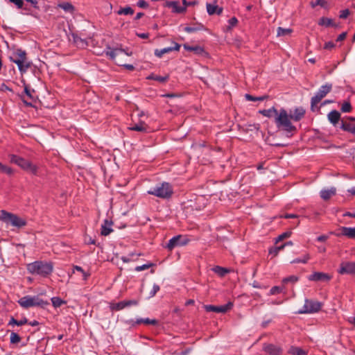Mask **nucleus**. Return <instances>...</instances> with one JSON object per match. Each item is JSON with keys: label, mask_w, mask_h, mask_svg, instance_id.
I'll list each match as a JSON object with an SVG mask.
<instances>
[{"label": "nucleus", "mask_w": 355, "mask_h": 355, "mask_svg": "<svg viewBox=\"0 0 355 355\" xmlns=\"http://www.w3.org/2000/svg\"><path fill=\"white\" fill-rule=\"evenodd\" d=\"M332 279V275L322 272H314L312 273V281L322 284L328 283Z\"/></svg>", "instance_id": "nucleus-12"}, {"label": "nucleus", "mask_w": 355, "mask_h": 355, "mask_svg": "<svg viewBox=\"0 0 355 355\" xmlns=\"http://www.w3.org/2000/svg\"><path fill=\"white\" fill-rule=\"evenodd\" d=\"M147 79L148 80H155L160 83H164L168 79V76H155L153 74H151L147 77Z\"/></svg>", "instance_id": "nucleus-37"}, {"label": "nucleus", "mask_w": 355, "mask_h": 355, "mask_svg": "<svg viewBox=\"0 0 355 355\" xmlns=\"http://www.w3.org/2000/svg\"><path fill=\"white\" fill-rule=\"evenodd\" d=\"M189 239L186 236L177 235L172 237L167 243L166 248L168 250H172L178 246H184L188 244Z\"/></svg>", "instance_id": "nucleus-7"}, {"label": "nucleus", "mask_w": 355, "mask_h": 355, "mask_svg": "<svg viewBox=\"0 0 355 355\" xmlns=\"http://www.w3.org/2000/svg\"><path fill=\"white\" fill-rule=\"evenodd\" d=\"M112 222L111 220H105L101 225V234L103 236L109 235L112 231Z\"/></svg>", "instance_id": "nucleus-23"}, {"label": "nucleus", "mask_w": 355, "mask_h": 355, "mask_svg": "<svg viewBox=\"0 0 355 355\" xmlns=\"http://www.w3.org/2000/svg\"><path fill=\"white\" fill-rule=\"evenodd\" d=\"M327 2L326 0H317L315 4L312 3V7H314L315 5H319L321 7L325 8L327 6Z\"/></svg>", "instance_id": "nucleus-57"}, {"label": "nucleus", "mask_w": 355, "mask_h": 355, "mask_svg": "<svg viewBox=\"0 0 355 355\" xmlns=\"http://www.w3.org/2000/svg\"><path fill=\"white\" fill-rule=\"evenodd\" d=\"M237 23H238V19L235 17L230 18L228 20V24H229L228 29H231L232 27L235 26L237 24Z\"/></svg>", "instance_id": "nucleus-51"}, {"label": "nucleus", "mask_w": 355, "mask_h": 355, "mask_svg": "<svg viewBox=\"0 0 355 355\" xmlns=\"http://www.w3.org/2000/svg\"><path fill=\"white\" fill-rule=\"evenodd\" d=\"M335 47V44L332 42H328L324 45V49H331Z\"/></svg>", "instance_id": "nucleus-60"}, {"label": "nucleus", "mask_w": 355, "mask_h": 355, "mask_svg": "<svg viewBox=\"0 0 355 355\" xmlns=\"http://www.w3.org/2000/svg\"><path fill=\"white\" fill-rule=\"evenodd\" d=\"M288 353L291 355H306V352L297 347H291L288 349Z\"/></svg>", "instance_id": "nucleus-32"}, {"label": "nucleus", "mask_w": 355, "mask_h": 355, "mask_svg": "<svg viewBox=\"0 0 355 355\" xmlns=\"http://www.w3.org/2000/svg\"><path fill=\"white\" fill-rule=\"evenodd\" d=\"M0 220L7 225H10L17 229H20L27 224L25 218L6 210H1L0 211Z\"/></svg>", "instance_id": "nucleus-3"}, {"label": "nucleus", "mask_w": 355, "mask_h": 355, "mask_svg": "<svg viewBox=\"0 0 355 355\" xmlns=\"http://www.w3.org/2000/svg\"><path fill=\"white\" fill-rule=\"evenodd\" d=\"M137 35L142 39H147L149 36L148 33H137Z\"/></svg>", "instance_id": "nucleus-61"}, {"label": "nucleus", "mask_w": 355, "mask_h": 355, "mask_svg": "<svg viewBox=\"0 0 355 355\" xmlns=\"http://www.w3.org/2000/svg\"><path fill=\"white\" fill-rule=\"evenodd\" d=\"M9 1L14 3L17 8H21L24 5L22 0H9Z\"/></svg>", "instance_id": "nucleus-53"}, {"label": "nucleus", "mask_w": 355, "mask_h": 355, "mask_svg": "<svg viewBox=\"0 0 355 355\" xmlns=\"http://www.w3.org/2000/svg\"><path fill=\"white\" fill-rule=\"evenodd\" d=\"M173 43L174 44L173 46L166 47L162 49H155L154 52L155 55L158 58H161L164 54L168 53L173 51H178L180 50V45L176 42Z\"/></svg>", "instance_id": "nucleus-17"}, {"label": "nucleus", "mask_w": 355, "mask_h": 355, "mask_svg": "<svg viewBox=\"0 0 355 355\" xmlns=\"http://www.w3.org/2000/svg\"><path fill=\"white\" fill-rule=\"evenodd\" d=\"M340 129L344 131L355 135V118L345 117L341 119Z\"/></svg>", "instance_id": "nucleus-9"}, {"label": "nucleus", "mask_w": 355, "mask_h": 355, "mask_svg": "<svg viewBox=\"0 0 355 355\" xmlns=\"http://www.w3.org/2000/svg\"><path fill=\"white\" fill-rule=\"evenodd\" d=\"M346 36H347V33L346 32L342 33L341 34H340L338 36V37L336 39V41L337 42H341V41L344 40L346 38Z\"/></svg>", "instance_id": "nucleus-59"}, {"label": "nucleus", "mask_w": 355, "mask_h": 355, "mask_svg": "<svg viewBox=\"0 0 355 355\" xmlns=\"http://www.w3.org/2000/svg\"><path fill=\"white\" fill-rule=\"evenodd\" d=\"M153 266L152 263H145L141 266H138L135 268V270L137 272H140L146 269H148L150 267Z\"/></svg>", "instance_id": "nucleus-50"}, {"label": "nucleus", "mask_w": 355, "mask_h": 355, "mask_svg": "<svg viewBox=\"0 0 355 355\" xmlns=\"http://www.w3.org/2000/svg\"><path fill=\"white\" fill-rule=\"evenodd\" d=\"M166 6L171 8L173 13H184L186 12L185 7L180 6L177 1H167Z\"/></svg>", "instance_id": "nucleus-18"}, {"label": "nucleus", "mask_w": 355, "mask_h": 355, "mask_svg": "<svg viewBox=\"0 0 355 355\" xmlns=\"http://www.w3.org/2000/svg\"><path fill=\"white\" fill-rule=\"evenodd\" d=\"M327 118L329 122L335 127L340 125L341 119L340 114L337 110H332L327 114Z\"/></svg>", "instance_id": "nucleus-15"}, {"label": "nucleus", "mask_w": 355, "mask_h": 355, "mask_svg": "<svg viewBox=\"0 0 355 355\" xmlns=\"http://www.w3.org/2000/svg\"><path fill=\"white\" fill-rule=\"evenodd\" d=\"M323 306V303L318 301H313L312 300V313L318 312L322 309Z\"/></svg>", "instance_id": "nucleus-39"}, {"label": "nucleus", "mask_w": 355, "mask_h": 355, "mask_svg": "<svg viewBox=\"0 0 355 355\" xmlns=\"http://www.w3.org/2000/svg\"><path fill=\"white\" fill-rule=\"evenodd\" d=\"M159 290H160L159 286L157 284H154L153 286L152 290L149 293L148 298L150 299V298L153 297Z\"/></svg>", "instance_id": "nucleus-42"}, {"label": "nucleus", "mask_w": 355, "mask_h": 355, "mask_svg": "<svg viewBox=\"0 0 355 355\" xmlns=\"http://www.w3.org/2000/svg\"><path fill=\"white\" fill-rule=\"evenodd\" d=\"M309 259V257H306V258H304V259H295L294 260H293L291 261V263H306L307 261V260Z\"/></svg>", "instance_id": "nucleus-58"}, {"label": "nucleus", "mask_w": 355, "mask_h": 355, "mask_svg": "<svg viewBox=\"0 0 355 355\" xmlns=\"http://www.w3.org/2000/svg\"><path fill=\"white\" fill-rule=\"evenodd\" d=\"M75 270L80 272L81 273L83 272V271H84V270L80 266H73V272H74Z\"/></svg>", "instance_id": "nucleus-62"}, {"label": "nucleus", "mask_w": 355, "mask_h": 355, "mask_svg": "<svg viewBox=\"0 0 355 355\" xmlns=\"http://www.w3.org/2000/svg\"><path fill=\"white\" fill-rule=\"evenodd\" d=\"M245 97L248 101H263L266 98L265 96L254 97L248 94H246L245 95Z\"/></svg>", "instance_id": "nucleus-47"}, {"label": "nucleus", "mask_w": 355, "mask_h": 355, "mask_svg": "<svg viewBox=\"0 0 355 355\" xmlns=\"http://www.w3.org/2000/svg\"><path fill=\"white\" fill-rule=\"evenodd\" d=\"M73 42L76 44V45L80 48H85L87 46V42L86 40L81 38L78 36L76 34H72Z\"/></svg>", "instance_id": "nucleus-27"}, {"label": "nucleus", "mask_w": 355, "mask_h": 355, "mask_svg": "<svg viewBox=\"0 0 355 355\" xmlns=\"http://www.w3.org/2000/svg\"><path fill=\"white\" fill-rule=\"evenodd\" d=\"M212 270L215 273L218 275L220 277L225 276L229 272V270L227 268L218 266H215L214 268H213Z\"/></svg>", "instance_id": "nucleus-35"}, {"label": "nucleus", "mask_w": 355, "mask_h": 355, "mask_svg": "<svg viewBox=\"0 0 355 355\" xmlns=\"http://www.w3.org/2000/svg\"><path fill=\"white\" fill-rule=\"evenodd\" d=\"M331 84H325L320 87L315 96L312 97V107L319 103L331 89Z\"/></svg>", "instance_id": "nucleus-8"}, {"label": "nucleus", "mask_w": 355, "mask_h": 355, "mask_svg": "<svg viewBox=\"0 0 355 355\" xmlns=\"http://www.w3.org/2000/svg\"><path fill=\"white\" fill-rule=\"evenodd\" d=\"M206 8L207 12L209 15H213L215 14L220 15L223 12V8L219 7L217 5L216 1H214L213 3H207Z\"/></svg>", "instance_id": "nucleus-14"}, {"label": "nucleus", "mask_w": 355, "mask_h": 355, "mask_svg": "<svg viewBox=\"0 0 355 355\" xmlns=\"http://www.w3.org/2000/svg\"><path fill=\"white\" fill-rule=\"evenodd\" d=\"M304 114L305 110L302 107L290 110L289 112L284 108H281L274 119V121L278 130L284 132L287 137H290L297 130L293 122L301 120Z\"/></svg>", "instance_id": "nucleus-1"}, {"label": "nucleus", "mask_w": 355, "mask_h": 355, "mask_svg": "<svg viewBox=\"0 0 355 355\" xmlns=\"http://www.w3.org/2000/svg\"><path fill=\"white\" fill-rule=\"evenodd\" d=\"M26 58H27L26 52L21 49H17L12 52V55L10 57V60L16 63L17 60H23Z\"/></svg>", "instance_id": "nucleus-20"}, {"label": "nucleus", "mask_w": 355, "mask_h": 355, "mask_svg": "<svg viewBox=\"0 0 355 355\" xmlns=\"http://www.w3.org/2000/svg\"><path fill=\"white\" fill-rule=\"evenodd\" d=\"M352 110L351 104L349 102H345L341 107L343 112H349Z\"/></svg>", "instance_id": "nucleus-49"}, {"label": "nucleus", "mask_w": 355, "mask_h": 355, "mask_svg": "<svg viewBox=\"0 0 355 355\" xmlns=\"http://www.w3.org/2000/svg\"><path fill=\"white\" fill-rule=\"evenodd\" d=\"M291 234V232H284L282 234H281L280 235H279L276 239H275V242L276 243H278L282 240H284V239H286V238H288L290 237Z\"/></svg>", "instance_id": "nucleus-45"}, {"label": "nucleus", "mask_w": 355, "mask_h": 355, "mask_svg": "<svg viewBox=\"0 0 355 355\" xmlns=\"http://www.w3.org/2000/svg\"><path fill=\"white\" fill-rule=\"evenodd\" d=\"M338 272L341 275H354L355 274V261L354 262H343L340 263Z\"/></svg>", "instance_id": "nucleus-11"}, {"label": "nucleus", "mask_w": 355, "mask_h": 355, "mask_svg": "<svg viewBox=\"0 0 355 355\" xmlns=\"http://www.w3.org/2000/svg\"><path fill=\"white\" fill-rule=\"evenodd\" d=\"M117 13H118V15H132L134 13V10L130 6H127L125 8L119 9L117 11Z\"/></svg>", "instance_id": "nucleus-40"}, {"label": "nucleus", "mask_w": 355, "mask_h": 355, "mask_svg": "<svg viewBox=\"0 0 355 355\" xmlns=\"http://www.w3.org/2000/svg\"><path fill=\"white\" fill-rule=\"evenodd\" d=\"M105 52L106 55L109 56L112 60H115L116 55H118V54L119 53H125L127 55H131V53H126V52H125V51L123 49H111V48L109 46L107 47L106 51Z\"/></svg>", "instance_id": "nucleus-21"}, {"label": "nucleus", "mask_w": 355, "mask_h": 355, "mask_svg": "<svg viewBox=\"0 0 355 355\" xmlns=\"http://www.w3.org/2000/svg\"><path fill=\"white\" fill-rule=\"evenodd\" d=\"M24 92L26 94L27 96H28L30 98H32V95L31 91L28 89L27 87H24Z\"/></svg>", "instance_id": "nucleus-64"}, {"label": "nucleus", "mask_w": 355, "mask_h": 355, "mask_svg": "<svg viewBox=\"0 0 355 355\" xmlns=\"http://www.w3.org/2000/svg\"><path fill=\"white\" fill-rule=\"evenodd\" d=\"M340 234L348 238H355V227H342L340 229Z\"/></svg>", "instance_id": "nucleus-26"}, {"label": "nucleus", "mask_w": 355, "mask_h": 355, "mask_svg": "<svg viewBox=\"0 0 355 355\" xmlns=\"http://www.w3.org/2000/svg\"><path fill=\"white\" fill-rule=\"evenodd\" d=\"M336 189L335 187H331L330 189H323L320 191V197L324 200L330 199L332 196H335Z\"/></svg>", "instance_id": "nucleus-24"}, {"label": "nucleus", "mask_w": 355, "mask_h": 355, "mask_svg": "<svg viewBox=\"0 0 355 355\" xmlns=\"http://www.w3.org/2000/svg\"><path fill=\"white\" fill-rule=\"evenodd\" d=\"M183 7H185V9L187 10V8L188 6H191L197 4V1H187V0H182Z\"/></svg>", "instance_id": "nucleus-55"}, {"label": "nucleus", "mask_w": 355, "mask_h": 355, "mask_svg": "<svg viewBox=\"0 0 355 355\" xmlns=\"http://www.w3.org/2000/svg\"><path fill=\"white\" fill-rule=\"evenodd\" d=\"M123 66L125 69H128L130 71H132V70H133L135 69V67L132 64H123Z\"/></svg>", "instance_id": "nucleus-63"}, {"label": "nucleus", "mask_w": 355, "mask_h": 355, "mask_svg": "<svg viewBox=\"0 0 355 355\" xmlns=\"http://www.w3.org/2000/svg\"><path fill=\"white\" fill-rule=\"evenodd\" d=\"M10 340L11 343H17L20 341V336L15 332L10 334Z\"/></svg>", "instance_id": "nucleus-43"}, {"label": "nucleus", "mask_w": 355, "mask_h": 355, "mask_svg": "<svg viewBox=\"0 0 355 355\" xmlns=\"http://www.w3.org/2000/svg\"><path fill=\"white\" fill-rule=\"evenodd\" d=\"M349 15V10L348 9H345L340 11V18L346 19Z\"/></svg>", "instance_id": "nucleus-56"}, {"label": "nucleus", "mask_w": 355, "mask_h": 355, "mask_svg": "<svg viewBox=\"0 0 355 355\" xmlns=\"http://www.w3.org/2000/svg\"><path fill=\"white\" fill-rule=\"evenodd\" d=\"M10 160L11 163L17 165L23 170L33 175H37L38 168L36 165L33 164L30 161L16 155H10Z\"/></svg>", "instance_id": "nucleus-5"}, {"label": "nucleus", "mask_w": 355, "mask_h": 355, "mask_svg": "<svg viewBox=\"0 0 355 355\" xmlns=\"http://www.w3.org/2000/svg\"><path fill=\"white\" fill-rule=\"evenodd\" d=\"M135 323L137 324H139L141 323H144L146 324L155 325L157 324V320L155 319H150V318H139V319H137Z\"/></svg>", "instance_id": "nucleus-33"}, {"label": "nucleus", "mask_w": 355, "mask_h": 355, "mask_svg": "<svg viewBox=\"0 0 355 355\" xmlns=\"http://www.w3.org/2000/svg\"><path fill=\"white\" fill-rule=\"evenodd\" d=\"M263 350L270 355H281L282 354L281 348L272 344L265 345Z\"/></svg>", "instance_id": "nucleus-22"}, {"label": "nucleus", "mask_w": 355, "mask_h": 355, "mask_svg": "<svg viewBox=\"0 0 355 355\" xmlns=\"http://www.w3.org/2000/svg\"><path fill=\"white\" fill-rule=\"evenodd\" d=\"M137 304H138L137 300H127V301H121L118 303L112 304L110 308L112 310L119 311V310L123 309L126 306H136Z\"/></svg>", "instance_id": "nucleus-13"}, {"label": "nucleus", "mask_w": 355, "mask_h": 355, "mask_svg": "<svg viewBox=\"0 0 355 355\" xmlns=\"http://www.w3.org/2000/svg\"><path fill=\"white\" fill-rule=\"evenodd\" d=\"M27 270L32 275L47 277L53 272V265L51 263L35 261L26 266Z\"/></svg>", "instance_id": "nucleus-2"}, {"label": "nucleus", "mask_w": 355, "mask_h": 355, "mask_svg": "<svg viewBox=\"0 0 355 355\" xmlns=\"http://www.w3.org/2000/svg\"><path fill=\"white\" fill-rule=\"evenodd\" d=\"M17 65L18 69L21 74L25 73L28 69L31 67L32 62L28 60L27 58L23 60H18L15 63Z\"/></svg>", "instance_id": "nucleus-16"}, {"label": "nucleus", "mask_w": 355, "mask_h": 355, "mask_svg": "<svg viewBox=\"0 0 355 355\" xmlns=\"http://www.w3.org/2000/svg\"><path fill=\"white\" fill-rule=\"evenodd\" d=\"M318 24L321 25V26H324L327 27V26H335V27L337 26V25L334 23V21L331 19L327 18V17L320 18L318 21Z\"/></svg>", "instance_id": "nucleus-31"}, {"label": "nucleus", "mask_w": 355, "mask_h": 355, "mask_svg": "<svg viewBox=\"0 0 355 355\" xmlns=\"http://www.w3.org/2000/svg\"><path fill=\"white\" fill-rule=\"evenodd\" d=\"M309 302L307 299L305 300V304L302 309H299L297 311H296V313L298 314H302V313H311V308L309 306Z\"/></svg>", "instance_id": "nucleus-38"}, {"label": "nucleus", "mask_w": 355, "mask_h": 355, "mask_svg": "<svg viewBox=\"0 0 355 355\" xmlns=\"http://www.w3.org/2000/svg\"><path fill=\"white\" fill-rule=\"evenodd\" d=\"M205 29V26L202 24L199 23V24H195L193 26H186L184 28V31L188 33H194V32H197L199 31H202Z\"/></svg>", "instance_id": "nucleus-28"}, {"label": "nucleus", "mask_w": 355, "mask_h": 355, "mask_svg": "<svg viewBox=\"0 0 355 355\" xmlns=\"http://www.w3.org/2000/svg\"><path fill=\"white\" fill-rule=\"evenodd\" d=\"M51 303L53 304V306L55 307V308H58V307H60L63 304H66V301L62 300L60 297H53L51 299Z\"/></svg>", "instance_id": "nucleus-34"}, {"label": "nucleus", "mask_w": 355, "mask_h": 355, "mask_svg": "<svg viewBox=\"0 0 355 355\" xmlns=\"http://www.w3.org/2000/svg\"><path fill=\"white\" fill-rule=\"evenodd\" d=\"M278 112L279 110H277L275 107H272L269 109L261 110L259 111L261 114L268 118H275L278 114Z\"/></svg>", "instance_id": "nucleus-25"}, {"label": "nucleus", "mask_w": 355, "mask_h": 355, "mask_svg": "<svg viewBox=\"0 0 355 355\" xmlns=\"http://www.w3.org/2000/svg\"><path fill=\"white\" fill-rule=\"evenodd\" d=\"M297 281V277L296 276H294V275H291V276H289L288 277H286L284 279H283L282 280V282L284 284H287V283H295Z\"/></svg>", "instance_id": "nucleus-48"}, {"label": "nucleus", "mask_w": 355, "mask_h": 355, "mask_svg": "<svg viewBox=\"0 0 355 355\" xmlns=\"http://www.w3.org/2000/svg\"><path fill=\"white\" fill-rule=\"evenodd\" d=\"M0 172L6 173L7 175H12L13 173V170L12 168L2 164Z\"/></svg>", "instance_id": "nucleus-44"}, {"label": "nucleus", "mask_w": 355, "mask_h": 355, "mask_svg": "<svg viewBox=\"0 0 355 355\" xmlns=\"http://www.w3.org/2000/svg\"><path fill=\"white\" fill-rule=\"evenodd\" d=\"M284 245H282L278 246V247L272 248L269 250V254H273L274 256H276L279 253V252L280 250L284 249Z\"/></svg>", "instance_id": "nucleus-46"}, {"label": "nucleus", "mask_w": 355, "mask_h": 355, "mask_svg": "<svg viewBox=\"0 0 355 355\" xmlns=\"http://www.w3.org/2000/svg\"><path fill=\"white\" fill-rule=\"evenodd\" d=\"M17 302L22 308L24 309L41 306L44 303L43 300L37 295H26L20 298Z\"/></svg>", "instance_id": "nucleus-6"}, {"label": "nucleus", "mask_w": 355, "mask_h": 355, "mask_svg": "<svg viewBox=\"0 0 355 355\" xmlns=\"http://www.w3.org/2000/svg\"><path fill=\"white\" fill-rule=\"evenodd\" d=\"M282 291V288L279 286H273L271 288V289L270 290V295H276L277 293H281Z\"/></svg>", "instance_id": "nucleus-52"}, {"label": "nucleus", "mask_w": 355, "mask_h": 355, "mask_svg": "<svg viewBox=\"0 0 355 355\" xmlns=\"http://www.w3.org/2000/svg\"><path fill=\"white\" fill-rule=\"evenodd\" d=\"M291 32H292V30L291 28H284L282 27H279L277 28V35L278 37L285 36V35L291 34Z\"/></svg>", "instance_id": "nucleus-41"}, {"label": "nucleus", "mask_w": 355, "mask_h": 355, "mask_svg": "<svg viewBox=\"0 0 355 355\" xmlns=\"http://www.w3.org/2000/svg\"><path fill=\"white\" fill-rule=\"evenodd\" d=\"M28 322V320L26 318H24L23 319L20 320H17L14 318H11L8 324L9 325H17V326H22Z\"/></svg>", "instance_id": "nucleus-36"}, {"label": "nucleus", "mask_w": 355, "mask_h": 355, "mask_svg": "<svg viewBox=\"0 0 355 355\" xmlns=\"http://www.w3.org/2000/svg\"><path fill=\"white\" fill-rule=\"evenodd\" d=\"M130 130L138 132H146L147 125L144 122H140L139 123L132 125L131 127H130Z\"/></svg>", "instance_id": "nucleus-29"}, {"label": "nucleus", "mask_w": 355, "mask_h": 355, "mask_svg": "<svg viewBox=\"0 0 355 355\" xmlns=\"http://www.w3.org/2000/svg\"><path fill=\"white\" fill-rule=\"evenodd\" d=\"M183 48L188 51H193L197 55H207V53L205 51L204 48L196 45V46H189V44H184L183 45Z\"/></svg>", "instance_id": "nucleus-19"}, {"label": "nucleus", "mask_w": 355, "mask_h": 355, "mask_svg": "<svg viewBox=\"0 0 355 355\" xmlns=\"http://www.w3.org/2000/svg\"><path fill=\"white\" fill-rule=\"evenodd\" d=\"M137 5L141 8H146L148 6V3L144 0H139Z\"/></svg>", "instance_id": "nucleus-54"}, {"label": "nucleus", "mask_w": 355, "mask_h": 355, "mask_svg": "<svg viewBox=\"0 0 355 355\" xmlns=\"http://www.w3.org/2000/svg\"><path fill=\"white\" fill-rule=\"evenodd\" d=\"M58 7L67 12L72 13L74 11L73 6L69 2H63L58 4Z\"/></svg>", "instance_id": "nucleus-30"}, {"label": "nucleus", "mask_w": 355, "mask_h": 355, "mask_svg": "<svg viewBox=\"0 0 355 355\" xmlns=\"http://www.w3.org/2000/svg\"><path fill=\"white\" fill-rule=\"evenodd\" d=\"M233 307V303L231 302H227L226 304L221 306L205 305V309L206 311L216 312V313H226Z\"/></svg>", "instance_id": "nucleus-10"}, {"label": "nucleus", "mask_w": 355, "mask_h": 355, "mask_svg": "<svg viewBox=\"0 0 355 355\" xmlns=\"http://www.w3.org/2000/svg\"><path fill=\"white\" fill-rule=\"evenodd\" d=\"M147 193L160 198L166 199L171 196L173 189L169 183L164 182L157 184L155 187L148 190Z\"/></svg>", "instance_id": "nucleus-4"}]
</instances>
